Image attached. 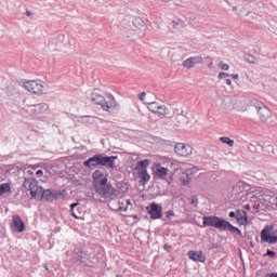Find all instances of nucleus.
<instances>
[{"instance_id": "38", "label": "nucleus", "mask_w": 277, "mask_h": 277, "mask_svg": "<svg viewBox=\"0 0 277 277\" xmlns=\"http://www.w3.org/2000/svg\"><path fill=\"white\" fill-rule=\"evenodd\" d=\"M237 216V212H234V211H230L229 212V217L230 219H234V217H236Z\"/></svg>"}, {"instance_id": "14", "label": "nucleus", "mask_w": 277, "mask_h": 277, "mask_svg": "<svg viewBox=\"0 0 277 277\" xmlns=\"http://www.w3.org/2000/svg\"><path fill=\"white\" fill-rule=\"evenodd\" d=\"M198 64H202V56L188 57L183 62V66L187 69L194 68Z\"/></svg>"}, {"instance_id": "4", "label": "nucleus", "mask_w": 277, "mask_h": 277, "mask_svg": "<svg viewBox=\"0 0 277 277\" xmlns=\"http://www.w3.org/2000/svg\"><path fill=\"white\" fill-rule=\"evenodd\" d=\"M153 172L155 176H157L158 179H161L162 181H166L168 185H172L174 181V173L170 174L169 176L170 170L168 168H164L162 167L161 163L157 162L153 164Z\"/></svg>"}, {"instance_id": "35", "label": "nucleus", "mask_w": 277, "mask_h": 277, "mask_svg": "<svg viewBox=\"0 0 277 277\" xmlns=\"http://www.w3.org/2000/svg\"><path fill=\"white\" fill-rule=\"evenodd\" d=\"M267 255L271 256V258H275L276 256V253L275 251H272V250H267Z\"/></svg>"}, {"instance_id": "13", "label": "nucleus", "mask_w": 277, "mask_h": 277, "mask_svg": "<svg viewBox=\"0 0 277 277\" xmlns=\"http://www.w3.org/2000/svg\"><path fill=\"white\" fill-rule=\"evenodd\" d=\"M12 229L16 233H24L25 232V223L19 217V215L14 214L12 216Z\"/></svg>"}, {"instance_id": "20", "label": "nucleus", "mask_w": 277, "mask_h": 277, "mask_svg": "<svg viewBox=\"0 0 277 277\" xmlns=\"http://www.w3.org/2000/svg\"><path fill=\"white\" fill-rule=\"evenodd\" d=\"M4 194H12L11 184L10 183H2L0 185V197H3Z\"/></svg>"}, {"instance_id": "29", "label": "nucleus", "mask_w": 277, "mask_h": 277, "mask_svg": "<svg viewBox=\"0 0 277 277\" xmlns=\"http://www.w3.org/2000/svg\"><path fill=\"white\" fill-rule=\"evenodd\" d=\"M78 206H79L78 202L71 203V206H70L71 215H72L76 220H79V219H80V216H79L78 214H76V212H75V208H77Z\"/></svg>"}, {"instance_id": "41", "label": "nucleus", "mask_w": 277, "mask_h": 277, "mask_svg": "<svg viewBox=\"0 0 277 277\" xmlns=\"http://www.w3.org/2000/svg\"><path fill=\"white\" fill-rule=\"evenodd\" d=\"M192 205L197 207L198 206V199H193Z\"/></svg>"}, {"instance_id": "26", "label": "nucleus", "mask_w": 277, "mask_h": 277, "mask_svg": "<svg viewBox=\"0 0 277 277\" xmlns=\"http://www.w3.org/2000/svg\"><path fill=\"white\" fill-rule=\"evenodd\" d=\"M132 24H133V27L140 29L144 26V21L141 17H135L133 18Z\"/></svg>"}, {"instance_id": "27", "label": "nucleus", "mask_w": 277, "mask_h": 277, "mask_svg": "<svg viewBox=\"0 0 277 277\" xmlns=\"http://www.w3.org/2000/svg\"><path fill=\"white\" fill-rule=\"evenodd\" d=\"M220 141H221L223 144L228 145L229 147H233L234 144H235L234 140H230V138L227 137V136H222V137H220Z\"/></svg>"}, {"instance_id": "24", "label": "nucleus", "mask_w": 277, "mask_h": 277, "mask_svg": "<svg viewBox=\"0 0 277 277\" xmlns=\"http://www.w3.org/2000/svg\"><path fill=\"white\" fill-rule=\"evenodd\" d=\"M189 181H192V177L189 176V173H182L180 176V183L184 186L189 185Z\"/></svg>"}, {"instance_id": "25", "label": "nucleus", "mask_w": 277, "mask_h": 277, "mask_svg": "<svg viewBox=\"0 0 277 277\" xmlns=\"http://www.w3.org/2000/svg\"><path fill=\"white\" fill-rule=\"evenodd\" d=\"M160 106H161V104L157 103V102L148 103L147 104V109L156 115V113L158 111Z\"/></svg>"}, {"instance_id": "9", "label": "nucleus", "mask_w": 277, "mask_h": 277, "mask_svg": "<svg viewBox=\"0 0 277 277\" xmlns=\"http://www.w3.org/2000/svg\"><path fill=\"white\" fill-rule=\"evenodd\" d=\"M174 151L177 156L187 158L194 153V147L184 143H176Z\"/></svg>"}, {"instance_id": "31", "label": "nucleus", "mask_w": 277, "mask_h": 277, "mask_svg": "<svg viewBox=\"0 0 277 277\" xmlns=\"http://www.w3.org/2000/svg\"><path fill=\"white\" fill-rule=\"evenodd\" d=\"M147 93L145 91H142V93H140L137 95L138 100L142 102V103H145V97H146Z\"/></svg>"}, {"instance_id": "43", "label": "nucleus", "mask_w": 277, "mask_h": 277, "mask_svg": "<svg viewBox=\"0 0 277 277\" xmlns=\"http://www.w3.org/2000/svg\"><path fill=\"white\" fill-rule=\"evenodd\" d=\"M40 166L39 164H34L31 168L34 169V170H36L37 168H39Z\"/></svg>"}, {"instance_id": "8", "label": "nucleus", "mask_w": 277, "mask_h": 277, "mask_svg": "<svg viewBox=\"0 0 277 277\" xmlns=\"http://www.w3.org/2000/svg\"><path fill=\"white\" fill-rule=\"evenodd\" d=\"M109 207L114 211L127 212L129 207H132V202L130 199L111 200L109 201Z\"/></svg>"}, {"instance_id": "2", "label": "nucleus", "mask_w": 277, "mask_h": 277, "mask_svg": "<svg viewBox=\"0 0 277 277\" xmlns=\"http://www.w3.org/2000/svg\"><path fill=\"white\" fill-rule=\"evenodd\" d=\"M108 176L101 170H95L93 172V187H95V192L102 197L107 196L108 194Z\"/></svg>"}, {"instance_id": "33", "label": "nucleus", "mask_w": 277, "mask_h": 277, "mask_svg": "<svg viewBox=\"0 0 277 277\" xmlns=\"http://www.w3.org/2000/svg\"><path fill=\"white\" fill-rule=\"evenodd\" d=\"M230 75L228 72L225 71H221L219 72V79H225L227 77H229Z\"/></svg>"}, {"instance_id": "5", "label": "nucleus", "mask_w": 277, "mask_h": 277, "mask_svg": "<svg viewBox=\"0 0 277 277\" xmlns=\"http://www.w3.org/2000/svg\"><path fill=\"white\" fill-rule=\"evenodd\" d=\"M24 88L36 95H42L45 91L44 82H42V80H27L24 82Z\"/></svg>"}, {"instance_id": "16", "label": "nucleus", "mask_w": 277, "mask_h": 277, "mask_svg": "<svg viewBox=\"0 0 277 277\" xmlns=\"http://www.w3.org/2000/svg\"><path fill=\"white\" fill-rule=\"evenodd\" d=\"M236 220H237L238 225H240V226H247L249 224L248 215L245 210L236 211Z\"/></svg>"}, {"instance_id": "15", "label": "nucleus", "mask_w": 277, "mask_h": 277, "mask_svg": "<svg viewBox=\"0 0 277 277\" xmlns=\"http://www.w3.org/2000/svg\"><path fill=\"white\" fill-rule=\"evenodd\" d=\"M118 159L117 156H104L101 155V166L107 167V168H115V161Z\"/></svg>"}, {"instance_id": "17", "label": "nucleus", "mask_w": 277, "mask_h": 277, "mask_svg": "<svg viewBox=\"0 0 277 277\" xmlns=\"http://www.w3.org/2000/svg\"><path fill=\"white\" fill-rule=\"evenodd\" d=\"M261 121L266 122L272 117V111L266 107H256Z\"/></svg>"}, {"instance_id": "37", "label": "nucleus", "mask_w": 277, "mask_h": 277, "mask_svg": "<svg viewBox=\"0 0 277 277\" xmlns=\"http://www.w3.org/2000/svg\"><path fill=\"white\" fill-rule=\"evenodd\" d=\"M163 249L167 250V251H171V250H172V246L166 243V245L163 246Z\"/></svg>"}, {"instance_id": "47", "label": "nucleus", "mask_w": 277, "mask_h": 277, "mask_svg": "<svg viewBox=\"0 0 277 277\" xmlns=\"http://www.w3.org/2000/svg\"><path fill=\"white\" fill-rule=\"evenodd\" d=\"M27 15H28V16H30V15H31V13H30V12H27Z\"/></svg>"}, {"instance_id": "23", "label": "nucleus", "mask_w": 277, "mask_h": 277, "mask_svg": "<svg viewBox=\"0 0 277 277\" xmlns=\"http://www.w3.org/2000/svg\"><path fill=\"white\" fill-rule=\"evenodd\" d=\"M138 176H140L141 181L143 182V185H145V183H148V181H150V175H149L148 171H140Z\"/></svg>"}, {"instance_id": "18", "label": "nucleus", "mask_w": 277, "mask_h": 277, "mask_svg": "<svg viewBox=\"0 0 277 277\" xmlns=\"http://www.w3.org/2000/svg\"><path fill=\"white\" fill-rule=\"evenodd\" d=\"M83 164H84L87 168L101 166V155H95V156H93V157L87 159V161H84Z\"/></svg>"}, {"instance_id": "42", "label": "nucleus", "mask_w": 277, "mask_h": 277, "mask_svg": "<svg viewBox=\"0 0 277 277\" xmlns=\"http://www.w3.org/2000/svg\"><path fill=\"white\" fill-rule=\"evenodd\" d=\"M226 84H227V85H232V80H229V79L226 80Z\"/></svg>"}, {"instance_id": "22", "label": "nucleus", "mask_w": 277, "mask_h": 277, "mask_svg": "<svg viewBox=\"0 0 277 277\" xmlns=\"http://www.w3.org/2000/svg\"><path fill=\"white\" fill-rule=\"evenodd\" d=\"M53 194L51 189H44L42 188V193L39 197L40 200L49 201L52 198Z\"/></svg>"}, {"instance_id": "6", "label": "nucleus", "mask_w": 277, "mask_h": 277, "mask_svg": "<svg viewBox=\"0 0 277 277\" xmlns=\"http://www.w3.org/2000/svg\"><path fill=\"white\" fill-rule=\"evenodd\" d=\"M262 242L269 245L277 243V229L274 230V226L267 225L261 233Z\"/></svg>"}, {"instance_id": "10", "label": "nucleus", "mask_w": 277, "mask_h": 277, "mask_svg": "<svg viewBox=\"0 0 277 277\" xmlns=\"http://www.w3.org/2000/svg\"><path fill=\"white\" fill-rule=\"evenodd\" d=\"M187 256L190 261L195 263H205L207 256L202 250H189Z\"/></svg>"}, {"instance_id": "28", "label": "nucleus", "mask_w": 277, "mask_h": 277, "mask_svg": "<svg viewBox=\"0 0 277 277\" xmlns=\"http://www.w3.org/2000/svg\"><path fill=\"white\" fill-rule=\"evenodd\" d=\"M245 58L247 62H249L250 64H255L256 63V57L253 54H246Z\"/></svg>"}, {"instance_id": "44", "label": "nucleus", "mask_w": 277, "mask_h": 277, "mask_svg": "<svg viewBox=\"0 0 277 277\" xmlns=\"http://www.w3.org/2000/svg\"><path fill=\"white\" fill-rule=\"evenodd\" d=\"M43 267L49 272L48 264H44Z\"/></svg>"}, {"instance_id": "36", "label": "nucleus", "mask_w": 277, "mask_h": 277, "mask_svg": "<svg viewBox=\"0 0 277 277\" xmlns=\"http://www.w3.org/2000/svg\"><path fill=\"white\" fill-rule=\"evenodd\" d=\"M36 176H38V179H41V176H43V171L42 170H38L36 172Z\"/></svg>"}, {"instance_id": "34", "label": "nucleus", "mask_w": 277, "mask_h": 277, "mask_svg": "<svg viewBox=\"0 0 277 277\" xmlns=\"http://www.w3.org/2000/svg\"><path fill=\"white\" fill-rule=\"evenodd\" d=\"M160 162L162 164H166V163H170L171 162V159L170 158H167V157H160L159 158Z\"/></svg>"}, {"instance_id": "12", "label": "nucleus", "mask_w": 277, "mask_h": 277, "mask_svg": "<svg viewBox=\"0 0 277 277\" xmlns=\"http://www.w3.org/2000/svg\"><path fill=\"white\" fill-rule=\"evenodd\" d=\"M48 109H49V106L47 104L42 103V104H38V105L28 107L27 113H29L34 117H38V116L42 115L43 113H45Z\"/></svg>"}, {"instance_id": "30", "label": "nucleus", "mask_w": 277, "mask_h": 277, "mask_svg": "<svg viewBox=\"0 0 277 277\" xmlns=\"http://www.w3.org/2000/svg\"><path fill=\"white\" fill-rule=\"evenodd\" d=\"M219 67L221 68V70H224V71H227L229 69V65L224 62H220Z\"/></svg>"}, {"instance_id": "46", "label": "nucleus", "mask_w": 277, "mask_h": 277, "mask_svg": "<svg viewBox=\"0 0 277 277\" xmlns=\"http://www.w3.org/2000/svg\"><path fill=\"white\" fill-rule=\"evenodd\" d=\"M116 277H123V275H116Z\"/></svg>"}, {"instance_id": "21", "label": "nucleus", "mask_w": 277, "mask_h": 277, "mask_svg": "<svg viewBox=\"0 0 277 277\" xmlns=\"http://www.w3.org/2000/svg\"><path fill=\"white\" fill-rule=\"evenodd\" d=\"M155 115H157L160 118L166 117L170 115V109L164 105H160L158 111Z\"/></svg>"}, {"instance_id": "40", "label": "nucleus", "mask_w": 277, "mask_h": 277, "mask_svg": "<svg viewBox=\"0 0 277 277\" xmlns=\"http://www.w3.org/2000/svg\"><path fill=\"white\" fill-rule=\"evenodd\" d=\"M266 277H277V273H268Z\"/></svg>"}, {"instance_id": "3", "label": "nucleus", "mask_w": 277, "mask_h": 277, "mask_svg": "<svg viewBox=\"0 0 277 277\" xmlns=\"http://www.w3.org/2000/svg\"><path fill=\"white\" fill-rule=\"evenodd\" d=\"M23 187L28 196L31 199H39L40 195L42 194V187L39 186V183L36 179L26 177L23 183Z\"/></svg>"}, {"instance_id": "39", "label": "nucleus", "mask_w": 277, "mask_h": 277, "mask_svg": "<svg viewBox=\"0 0 277 277\" xmlns=\"http://www.w3.org/2000/svg\"><path fill=\"white\" fill-rule=\"evenodd\" d=\"M229 77H232L234 80H237L239 78L238 74H232L229 75Z\"/></svg>"}, {"instance_id": "11", "label": "nucleus", "mask_w": 277, "mask_h": 277, "mask_svg": "<svg viewBox=\"0 0 277 277\" xmlns=\"http://www.w3.org/2000/svg\"><path fill=\"white\" fill-rule=\"evenodd\" d=\"M91 102H93L95 105L102 106L104 111H108L110 109V105L107 103L105 97L98 95V93H93V96H91Z\"/></svg>"}, {"instance_id": "48", "label": "nucleus", "mask_w": 277, "mask_h": 277, "mask_svg": "<svg viewBox=\"0 0 277 277\" xmlns=\"http://www.w3.org/2000/svg\"><path fill=\"white\" fill-rule=\"evenodd\" d=\"M276 200H277V197H276ZM276 207H277V202H276Z\"/></svg>"}, {"instance_id": "7", "label": "nucleus", "mask_w": 277, "mask_h": 277, "mask_svg": "<svg viewBox=\"0 0 277 277\" xmlns=\"http://www.w3.org/2000/svg\"><path fill=\"white\" fill-rule=\"evenodd\" d=\"M146 211H147L148 215L150 216V219L154 221L162 219L163 208H162V206H160L156 202H153L149 206H147Z\"/></svg>"}, {"instance_id": "1", "label": "nucleus", "mask_w": 277, "mask_h": 277, "mask_svg": "<svg viewBox=\"0 0 277 277\" xmlns=\"http://www.w3.org/2000/svg\"><path fill=\"white\" fill-rule=\"evenodd\" d=\"M202 220H203L202 227H213L219 230L230 232L233 234L237 233L238 235H241V230L238 227L234 226L228 221L222 217H219L215 215H205Z\"/></svg>"}, {"instance_id": "45", "label": "nucleus", "mask_w": 277, "mask_h": 277, "mask_svg": "<svg viewBox=\"0 0 277 277\" xmlns=\"http://www.w3.org/2000/svg\"><path fill=\"white\" fill-rule=\"evenodd\" d=\"M177 26V22H173V27H176Z\"/></svg>"}, {"instance_id": "19", "label": "nucleus", "mask_w": 277, "mask_h": 277, "mask_svg": "<svg viewBox=\"0 0 277 277\" xmlns=\"http://www.w3.org/2000/svg\"><path fill=\"white\" fill-rule=\"evenodd\" d=\"M149 166H150V160L149 159H144V160H141L136 163L135 170H137L138 172L147 171V168Z\"/></svg>"}, {"instance_id": "32", "label": "nucleus", "mask_w": 277, "mask_h": 277, "mask_svg": "<svg viewBox=\"0 0 277 277\" xmlns=\"http://www.w3.org/2000/svg\"><path fill=\"white\" fill-rule=\"evenodd\" d=\"M173 217H175L174 211L173 210L167 211V219L172 220Z\"/></svg>"}]
</instances>
